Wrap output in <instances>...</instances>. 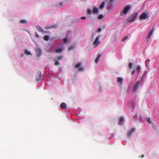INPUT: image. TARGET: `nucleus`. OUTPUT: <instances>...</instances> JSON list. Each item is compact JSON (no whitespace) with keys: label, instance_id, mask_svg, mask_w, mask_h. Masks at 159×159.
I'll return each instance as SVG.
<instances>
[{"label":"nucleus","instance_id":"nucleus-40","mask_svg":"<svg viewBox=\"0 0 159 159\" xmlns=\"http://www.w3.org/2000/svg\"><path fill=\"white\" fill-rule=\"evenodd\" d=\"M144 156L143 155L141 156V158H143L144 157Z\"/></svg>","mask_w":159,"mask_h":159},{"label":"nucleus","instance_id":"nucleus-12","mask_svg":"<svg viewBox=\"0 0 159 159\" xmlns=\"http://www.w3.org/2000/svg\"><path fill=\"white\" fill-rule=\"evenodd\" d=\"M123 79L121 77H119L117 78V82L120 84L123 83Z\"/></svg>","mask_w":159,"mask_h":159},{"label":"nucleus","instance_id":"nucleus-15","mask_svg":"<svg viewBox=\"0 0 159 159\" xmlns=\"http://www.w3.org/2000/svg\"><path fill=\"white\" fill-rule=\"evenodd\" d=\"M56 28V25H52L50 26H47L45 27V29H52V28Z\"/></svg>","mask_w":159,"mask_h":159},{"label":"nucleus","instance_id":"nucleus-39","mask_svg":"<svg viewBox=\"0 0 159 159\" xmlns=\"http://www.w3.org/2000/svg\"><path fill=\"white\" fill-rule=\"evenodd\" d=\"M83 70V68L82 67H80L79 68V70Z\"/></svg>","mask_w":159,"mask_h":159},{"label":"nucleus","instance_id":"nucleus-21","mask_svg":"<svg viewBox=\"0 0 159 159\" xmlns=\"http://www.w3.org/2000/svg\"><path fill=\"white\" fill-rule=\"evenodd\" d=\"M55 51L57 53H60L62 51V49L61 48H57L56 49Z\"/></svg>","mask_w":159,"mask_h":159},{"label":"nucleus","instance_id":"nucleus-7","mask_svg":"<svg viewBox=\"0 0 159 159\" xmlns=\"http://www.w3.org/2000/svg\"><path fill=\"white\" fill-rule=\"evenodd\" d=\"M135 128H134L129 130L127 132V136L129 137H130L132 133L135 130Z\"/></svg>","mask_w":159,"mask_h":159},{"label":"nucleus","instance_id":"nucleus-22","mask_svg":"<svg viewBox=\"0 0 159 159\" xmlns=\"http://www.w3.org/2000/svg\"><path fill=\"white\" fill-rule=\"evenodd\" d=\"M49 37L48 35H45L43 37V39L45 41H48L49 39Z\"/></svg>","mask_w":159,"mask_h":159},{"label":"nucleus","instance_id":"nucleus-27","mask_svg":"<svg viewBox=\"0 0 159 159\" xmlns=\"http://www.w3.org/2000/svg\"><path fill=\"white\" fill-rule=\"evenodd\" d=\"M131 107L134 109L135 107V104L134 102H132L131 103Z\"/></svg>","mask_w":159,"mask_h":159},{"label":"nucleus","instance_id":"nucleus-34","mask_svg":"<svg viewBox=\"0 0 159 159\" xmlns=\"http://www.w3.org/2000/svg\"><path fill=\"white\" fill-rule=\"evenodd\" d=\"M67 41V39L66 38H64L63 39V42L64 43L66 42Z\"/></svg>","mask_w":159,"mask_h":159},{"label":"nucleus","instance_id":"nucleus-24","mask_svg":"<svg viewBox=\"0 0 159 159\" xmlns=\"http://www.w3.org/2000/svg\"><path fill=\"white\" fill-rule=\"evenodd\" d=\"M140 69H141V67L139 65H138L137 66L136 70H137L138 71V73H139L140 72Z\"/></svg>","mask_w":159,"mask_h":159},{"label":"nucleus","instance_id":"nucleus-26","mask_svg":"<svg viewBox=\"0 0 159 159\" xmlns=\"http://www.w3.org/2000/svg\"><path fill=\"white\" fill-rule=\"evenodd\" d=\"M20 23L21 24H26L27 23V22L25 20H22L20 21Z\"/></svg>","mask_w":159,"mask_h":159},{"label":"nucleus","instance_id":"nucleus-18","mask_svg":"<svg viewBox=\"0 0 159 159\" xmlns=\"http://www.w3.org/2000/svg\"><path fill=\"white\" fill-rule=\"evenodd\" d=\"M56 60L57 61H61V60L63 58V56H59L56 57Z\"/></svg>","mask_w":159,"mask_h":159},{"label":"nucleus","instance_id":"nucleus-8","mask_svg":"<svg viewBox=\"0 0 159 159\" xmlns=\"http://www.w3.org/2000/svg\"><path fill=\"white\" fill-rule=\"evenodd\" d=\"M99 40V36H97L96 39H95L94 42L93 43V44L94 45H96V46H98L100 43V42H98Z\"/></svg>","mask_w":159,"mask_h":159},{"label":"nucleus","instance_id":"nucleus-3","mask_svg":"<svg viewBox=\"0 0 159 159\" xmlns=\"http://www.w3.org/2000/svg\"><path fill=\"white\" fill-rule=\"evenodd\" d=\"M137 16V13H133L128 19V22H131L133 21L135 19Z\"/></svg>","mask_w":159,"mask_h":159},{"label":"nucleus","instance_id":"nucleus-28","mask_svg":"<svg viewBox=\"0 0 159 159\" xmlns=\"http://www.w3.org/2000/svg\"><path fill=\"white\" fill-rule=\"evenodd\" d=\"M103 17V15H102V14H100L98 16V19L100 20V19H102Z\"/></svg>","mask_w":159,"mask_h":159},{"label":"nucleus","instance_id":"nucleus-25","mask_svg":"<svg viewBox=\"0 0 159 159\" xmlns=\"http://www.w3.org/2000/svg\"><path fill=\"white\" fill-rule=\"evenodd\" d=\"M54 61H55V62L54 63V65L55 66H58L59 65L60 63L58 61L56 60V59H55Z\"/></svg>","mask_w":159,"mask_h":159},{"label":"nucleus","instance_id":"nucleus-31","mask_svg":"<svg viewBox=\"0 0 159 159\" xmlns=\"http://www.w3.org/2000/svg\"><path fill=\"white\" fill-rule=\"evenodd\" d=\"M80 65V63H77L75 66V68H78L79 67Z\"/></svg>","mask_w":159,"mask_h":159},{"label":"nucleus","instance_id":"nucleus-33","mask_svg":"<svg viewBox=\"0 0 159 159\" xmlns=\"http://www.w3.org/2000/svg\"><path fill=\"white\" fill-rule=\"evenodd\" d=\"M147 121L150 124L151 123V119L150 118H148L147 119Z\"/></svg>","mask_w":159,"mask_h":159},{"label":"nucleus","instance_id":"nucleus-42","mask_svg":"<svg viewBox=\"0 0 159 159\" xmlns=\"http://www.w3.org/2000/svg\"><path fill=\"white\" fill-rule=\"evenodd\" d=\"M60 5H61H61H62V3H61V4H60Z\"/></svg>","mask_w":159,"mask_h":159},{"label":"nucleus","instance_id":"nucleus-9","mask_svg":"<svg viewBox=\"0 0 159 159\" xmlns=\"http://www.w3.org/2000/svg\"><path fill=\"white\" fill-rule=\"evenodd\" d=\"M35 52L37 53V56L39 57L40 56L41 53V49L39 48H36L35 49Z\"/></svg>","mask_w":159,"mask_h":159},{"label":"nucleus","instance_id":"nucleus-37","mask_svg":"<svg viewBox=\"0 0 159 159\" xmlns=\"http://www.w3.org/2000/svg\"><path fill=\"white\" fill-rule=\"evenodd\" d=\"M135 73V70H133L132 71V72H131V75H133V74H134Z\"/></svg>","mask_w":159,"mask_h":159},{"label":"nucleus","instance_id":"nucleus-20","mask_svg":"<svg viewBox=\"0 0 159 159\" xmlns=\"http://www.w3.org/2000/svg\"><path fill=\"white\" fill-rule=\"evenodd\" d=\"M24 53L27 55H31V52H30L28 51L27 49H25V50Z\"/></svg>","mask_w":159,"mask_h":159},{"label":"nucleus","instance_id":"nucleus-6","mask_svg":"<svg viewBox=\"0 0 159 159\" xmlns=\"http://www.w3.org/2000/svg\"><path fill=\"white\" fill-rule=\"evenodd\" d=\"M42 74L40 72H38L36 75V79L38 82H39L41 78Z\"/></svg>","mask_w":159,"mask_h":159},{"label":"nucleus","instance_id":"nucleus-16","mask_svg":"<svg viewBox=\"0 0 159 159\" xmlns=\"http://www.w3.org/2000/svg\"><path fill=\"white\" fill-rule=\"evenodd\" d=\"M124 120V118L123 117H120V118L119 119V121L118 123V124L120 125H122L123 124V122Z\"/></svg>","mask_w":159,"mask_h":159},{"label":"nucleus","instance_id":"nucleus-19","mask_svg":"<svg viewBox=\"0 0 159 159\" xmlns=\"http://www.w3.org/2000/svg\"><path fill=\"white\" fill-rule=\"evenodd\" d=\"M102 56V55L101 54H99L97 57L96 58V60H95V62L96 63H97L98 62V61H99V58H100Z\"/></svg>","mask_w":159,"mask_h":159},{"label":"nucleus","instance_id":"nucleus-41","mask_svg":"<svg viewBox=\"0 0 159 159\" xmlns=\"http://www.w3.org/2000/svg\"><path fill=\"white\" fill-rule=\"evenodd\" d=\"M72 49V48H71V47H70L69 48V49Z\"/></svg>","mask_w":159,"mask_h":159},{"label":"nucleus","instance_id":"nucleus-2","mask_svg":"<svg viewBox=\"0 0 159 159\" xmlns=\"http://www.w3.org/2000/svg\"><path fill=\"white\" fill-rule=\"evenodd\" d=\"M141 80H138L136 83L134 85L132 89V91L134 92H136L140 83H141Z\"/></svg>","mask_w":159,"mask_h":159},{"label":"nucleus","instance_id":"nucleus-13","mask_svg":"<svg viewBox=\"0 0 159 159\" xmlns=\"http://www.w3.org/2000/svg\"><path fill=\"white\" fill-rule=\"evenodd\" d=\"M60 107L63 109H66L67 108L66 104L64 102L62 103L61 104Z\"/></svg>","mask_w":159,"mask_h":159},{"label":"nucleus","instance_id":"nucleus-29","mask_svg":"<svg viewBox=\"0 0 159 159\" xmlns=\"http://www.w3.org/2000/svg\"><path fill=\"white\" fill-rule=\"evenodd\" d=\"M128 38V36H126L124 38H123L122 40V41L123 42H124Z\"/></svg>","mask_w":159,"mask_h":159},{"label":"nucleus","instance_id":"nucleus-35","mask_svg":"<svg viewBox=\"0 0 159 159\" xmlns=\"http://www.w3.org/2000/svg\"><path fill=\"white\" fill-rule=\"evenodd\" d=\"M80 19L82 20H85L86 19V17L85 16L82 17L80 18Z\"/></svg>","mask_w":159,"mask_h":159},{"label":"nucleus","instance_id":"nucleus-4","mask_svg":"<svg viewBox=\"0 0 159 159\" xmlns=\"http://www.w3.org/2000/svg\"><path fill=\"white\" fill-rule=\"evenodd\" d=\"M107 9L109 12H111L113 11V6L112 3H108L107 7Z\"/></svg>","mask_w":159,"mask_h":159},{"label":"nucleus","instance_id":"nucleus-36","mask_svg":"<svg viewBox=\"0 0 159 159\" xmlns=\"http://www.w3.org/2000/svg\"><path fill=\"white\" fill-rule=\"evenodd\" d=\"M35 36L37 37V38H39V35L37 34V33L36 32H35Z\"/></svg>","mask_w":159,"mask_h":159},{"label":"nucleus","instance_id":"nucleus-23","mask_svg":"<svg viewBox=\"0 0 159 159\" xmlns=\"http://www.w3.org/2000/svg\"><path fill=\"white\" fill-rule=\"evenodd\" d=\"M92 13V11L90 9H88L87 12V14L90 15Z\"/></svg>","mask_w":159,"mask_h":159},{"label":"nucleus","instance_id":"nucleus-17","mask_svg":"<svg viewBox=\"0 0 159 159\" xmlns=\"http://www.w3.org/2000/svg\"><path fill=\"white\" fill-rule=\"evenodd\" d=\"M105 2L104 1L102 2L99 6V9L100 10L102 9L105 6Z\"/></svg>","mask_w":159,"mask_h":159},{"label":"nucleus","instance_id":"nucleus-10","mask_svg":"<svg viewBox=\"0 0 159 159\" xmlns=\"http://www.w3.org/2000/svg\"><path fill=\"white\" fill-rule=\"evenodd\" d=\"M154 30V28H152V30H150V31L149 32L148 34V39H149L150 38L151 36H152V34L153 33Z\"/></svg>","mask_w":159,"mask_h":159},{"label":"nucleus","instance_id":"nucleus-1","mask_svg":"<svg viewBox=\"0 0 159 159\" xmlns=\"http://www.w3.org/2000/svg\"><path fill=\"white\" fill-rule=\"evenodd\" d=\"M131 8V6L130 5H127L123 7L122 8V10H121L120 11V16H124V14H126Z\"/></svg>","mask_w":159,"mask_h":159},{"label":"nucleus","instance_id":"nucleus-14","mask_svg":"<svg viewBox=\"0 0 159 159\" xmlns=\"http://www.w3.org/2000/svg\"><path fill=\"white\" fill-rule=\"evenodd\" d=\"M93 13L97 14L98 12V9L96 7H93Z\"/></svg>","mask_w":159,"mask_h":159},{"label":"nucleus","instance_id":"nucleus-5","mask_svg":"<svg viewBox=\"0 0 159 159\" xmlns=\"http://www.w3.org/2000/svg\"><path fill=\"white\" fill-rule=\"evenodd\" d=\"M148 16V15L147 13H146L144 12H143L140 16L139 19L140 20L145 19L147 18Z\"/></svg>","mask_w":159,"mask_h":159},{"label":"nucleus","instance_id":"nucleus-32","mask_svg":"<svg viewBox=\"0 0 159 159\" xmlns=\"http://www.w3.org/2000/svg\"><path fill=\"white\" fill-rule=\"evenodd\" d=\"M102 31V29L100 28H98L97 30V32L98 33H99Z\"/></svg>","mask_w":159,"mask_h":159},{"label":"nucleus","instance_id":"nucleus-30","mask_svg":"<svg viewBox=\"0 0 159 159\" xmlns=\"http://www.w3.org/2000/svg\"><path fill=\"white\" fill-rule=\"evenodd\" d=\"M132 63L131 62H129V68L130 69H131L132 67Z\"/></svg>","mask_w":159,"mask_h":159},{"label":"nucleus","instance_id":"nucleus-38","mask_svg":"<svg viewBox=\"0 0 159 159\" xmlns=\"http://www.w3.org/2000/svg\"><path fill=\"white\" fill-rule=\"evenodd\" d=\"M113 0H110L109 3H112V2H113Z\"/></svg>","mask_w":159,"mask_h":159},{"label":"nucleus","instance_id":"nucleus-11","mask_svg":"<svg viewBox=\"0 0 159 159\" xmlns=\"http://www.w3.org/2000/svg\"><path fill=\"white\" fill-rule=\"evenodd\" d=\"M36 28L38 31L42 33L44 32V30L39 26H36Z\"/></svg>","mask_w":159,"mask_h":159}]
</instances>
